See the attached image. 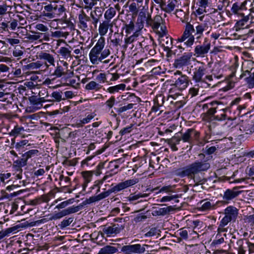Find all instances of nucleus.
I'll list each match as a JSON object with an SVG mask.
<instances>
[{
	"mask_svg": "<svg viewBox=\"0 0 254 254\" xmlns=\"http://www.w3.org/2000/svg\"><path fill=\"white\" fill-rule=\"evenodd\" d=\"M113 26V23L107 20H104L102 23H100L99 26V33L102 36L105 35L108 32L109 28H112Z\"/></svg>",
	"mask_w": 254,
	"mask_h": 254,
	"instance_id": "4be33fe9",
	"label": "nucleus"
},
{
	"mask_svg": "<svg viewBox=\"0 0 254 254\" xmlns=\"http://www.w3.org/2000/svg\"><path fill=\"white\" fill-rule=\"evenodd\" d=\"M246 1H244L241 3L238 2L234 3L231 9V11L232 13H230L229 12L230 14L228 15L229 16L232 14H234L237 16H243L244 14L243 11L247 10V7L246 6Z\"/></svg>",
	"mask_w": 254,
	"mask_h": 254,
	"instance_id": "dca6fc26",
	"label": "nucleus"
},
{
	"mask_svg": "<svg viewBox=\"0 0 254 254\" xmlns=\"http://www.w3.org/2000/svg\"><path fill=\"white\" fill-rule=\"evenodd\" d=\"M63 65L65 67V68H64L61 65H58L57 66L54 73V75H55L56 77H60L62 76L65 75L66 74V72L64 70L65 69H66V71H67V68L68 64L66 62H64L63 64Z\"/></svg>",
	"mask_w": 254,
	"mask_h": 254,
	"instance_id": "bb28decb",
	"label": "nucleus"
},
{
	"mask_svg": "<svg viewBox=\"0 0 254 254\" xmlns=\"http://www.w3.org/2000/svg\"><path fill=\"white\" fill-rule=\"evenodd\" d=\"M181 139L184 142H187L190 144V148L192 147L194 140L198 139L200 133L193 128L188 129L185 132H180Z\"/></svg>",
	"mask_w": 254,
	"mask_h": 254,
	"instance_id": "423d86ee",
	"label": "nucleus"
},
{
	"mask_svg": "<svg viewBox=\"0 0 254 254\" xmlns=\"http://www.w3.org/2000/svg\"><path fill=\"white\" fill-rule=\"evenodd\" d=\"M114 220L118 223H112L110 225L102 226V233L106 237H114L125 228L126 222L123 218H117Z\"/></svg>",
	"mask_w": 254,
	"mask_h": 254,
	"instance_id": "f03ea898",
	"label": "nucleus"
},
{
	"mask_svg": "<svg viewBox=\"0 0 254 254\" xmlns=\"http://www.w3.org/2000/svg\"><path fill=\"white\" fill-rule=\"evenodd\" d=\"M182 140L181 136H179L178 134L174 136L172 138L169 140V144H179L180 141Z\"/></svg>",
	"mask_w": 254,
	"mask_h": 254,
	"instance_id": "0e129e2a",
	"label": "nucleus"
},
{
	"mask_svg": "<svg viewBox=\"0 0 254 254\" xmlns=\"http://www.w3.org/2000/svg\"><path fill=\"white\" fill-rule=\"evenodd\" d=\"M123 30H125L126 35H128L133 32L134 30V24L133 21H130L129 23L125 24L123 27Z\"/></svg>",
	"mask_w": 254,
	"mask_h": 254,
	"instance_id": "a19ab883",
	"label": "nucleus"
},
{
	"mask_svg": "<svg viewBox=\"0 0 254 254\" xmlns=\"http://www.w3.org/2000/svg\"><path fill=\"white\" fill-rule=\"evenodd\" d=\"M139 7V4L135 2H133L129 5V10L133 14L136 15L138 12Z\"/></svg>",
	"mask_w": 254,
	"mask_h": 254,
	"instance_id": "09e8293b",
	"label": "nucleus"
},
{
	"mask_svg": "<svg viewBox=\"0 0 254 254\" xmlns=\"http://www.w3.org/2000/svg\"><path fill=\"white\" fill-rule=\"evenodd\" d=\"M116 99L115 97L111 96L106 102L105 105L109 108H112L115 105Z\"/></svg>",
	"mask_w": 254,
	"mask_h": 254,
	"instance_id": "774afa93",
	"label": "nucleus"
},
{
	"mask_svg": "<svg viewBox=\"0 0 254 254\" xmlns=\"http://www.w3.org/2000/svg\"><path fill=\"white\" fill-rule=\"evenodd\" d=\"M244 186H239L234 187L232 189H228L224 192L223 194L222 195L223 200L222 202L224 204H229L231 201L237 197L242 191L239 190H238L241 188H244Z\"/></svg>",
	"mask_w": 254,
	"mask_h": 254,
	"instance_id": "0eeeda50",
	"label": "nucleus"
},
{
	"mask_svg": "<svg viewBox=\"0 0 254 254\" xmlns=\"http://www.w3.org/2000/svg\"><path fill=\"white\" fill-rule=\"evenodd\" d=\"M220 104H222V103L219 101H214L209 103L203 105L202 109L203 110H204L205 109H208L207 112L204 114V118L206 120H215V117L216 116H215L214 114L216 112L217 106Z\"/></svg>",
	"mask_w": 254,
	"mask_h": 254,
	"instance_id": "1a4fd4ad",
	"label": "nucleus"
},
{
	"mask_svg": "<svg viewBox=\"0 0 254 254\" xmlns=\"http://www.w3.org/2000/svg\"><path fill=\"white\" fill-rule=\"evenodd\" d=\"M147 218V216L142 213L136 215L133 219L134 222L136 223L144 222Z\"/></svg>",
	"mask_w": 254,
	"mask_h": 254,
	"instance_id": "13d9d810",
	"label": "nucleus"
},
{
	"mask_svg": "<svg viewBox=\"0 0 254 254\" xmlns=\"http://www.w3.org/2000/svg\"><path fill=\"white\" fill-rule=\"evenodd\" d=\"M101 85L94 81L89 82L85 86V89L88 90H95L97 91L101 89Z\"/></svg>",
	"mask_w": 254,
	"mask_h": 254,
	"instance_id": "58836bf2",
	"label": "nucleus"
},
{
	"mask_svg": "<svg viewBox=\"0 0 254 254\" xmlns=\"http://www.w3.org/2000/svg\"><path fill=\"white\" fill-rule=\"evenodd\" d=\"M41 64L38 62L31 63L28 64L23 65L22 67L23 71H26L28 69H35L40 68Z\"/></svg>",
	"mask_w": 254,
	"mask_h": 254,
	"instance_id": "79ce46f5",
	"label": "nucleus"
},
{
	"mask_svg": "<svg viewBox=\"0 0 254 254\" xmlns=\"http://www.w3.org/2000/svg\"><path fill=\"white\" fill-rule=\"evenodd\" d=\"M211 44L207 38H205L202 44L196 45L194 49V55L196 57H204L210 49Z\"/></svg>",
	"mask_w": 254,
	"mask_h": 254,
	"instance_id": "9b49d317",
	"label": "nucleus"
},
{
	"mask_svg": "<svg viewBox=\"0 0 254 254\" xmlns=\"http://www.w3.org/2000/svg\"><path fill=\"white\" fill-rule=\"evenodd\" d=\"M30 33L31 34H26V38L31 42L37 40L40 41H42L43 40L48 41L49 40V37L46 33L36 32L35 31H30Z\"/></svg>",
	"mask_w": 254,
	"mask_h": 254,
	"instance_id": "f3484780",
	"label": "nucleus"
},
{
	"mask_svg": "<svg viewBox=\"0 0 254 254\" xmlns=\"http://www.w3.org/2000/svg\"><path fill=\"white\" fill-rule=\"evenodd\" d=\"M195 32L194 35L196 39H200L203 35L204 31H207V34H209L211 27L210 26V23L208 22L198 23L197 25L194 26Z\"/></svg>",
	"mask_w": 254,
	"mask_h": 254,
	"instance_id": "4468645a",
	"label": "nucleus"
},
{
	"mask_svg": "<svg viewBox=\"0 0 254 254\" xmlns=\"http://www.w3.org/2000/svg\"><path fill=\"white\" fill-rule=\"evenodd\" d=\"M164 20L162 17L159 15H156L153 18V30H158L161 24H163Z\"/></svg>",
	"mask_w": 254,
	"mask_h": 254,
	"instance_id": "e433bc0d",
	"label": "nucleus"
},
{
	"mask_svg": "<svg viewBox=\"0 0 254 254\" xmlns=\"http://www.w3.org/2000/svg\"><path fill=\"white\" fill-rule=\"evenodd\" d=\"M228 109H229L228 108H225L221 109L220 111L222 112V113H221L220 115H216L215 117V120H218V121H222V120H225L226 118V115L225 114V112Z\"/></svg>",
	"mask_w": 254,
	"mask_h": 254,
	"instance_id": "5fc2aeb1",
	"label": "nucleus"
},
{
	"mask_svg": "<svg viewBox=\"0 0 254 254\" xmlns=\"http://www.w3.org/2000/svg\"><path fill=\"white\" fill-rule=\"evenodd\" d=\"M53 5L52 4H48L44 6V9L48 12V13H45L44 15L49 17L53 18L54 15L51 12L53 11Z\"/></svg>",
	"mask_w": 254,
	"mask_h": 254,
	"instance_id": "603ef678",
	"label": "nucleus"
},
{
	"mask_svg": "<svg viewBox=\"0 0 254 254\" xmlns=\"http://www.w3.org/2000/svg\"><path fill=\"white\" fill-rule=\"evenodd\" d=\"M175 82L174 85L178 88L179 91H181L185 89L189 85V77L183 74L181 71H177L174 73Z\"/></svg>",
	"mask_w": 254,
	"mask_h": 254,
	"instance_id": "6e6552de",
	"label": "nucleus"
},
{
	"mask_svg": "<svg viewBox=\"0 0 254 254\" xmlns=\"http://www.w3.org/2000/svg\"><path fill=\"white\" fill-rule=\"evenodd\" d=\"M27 160L25 157H23V158L20 160L15 161L14 163L15 164V166L18 167L17 170L22 172L21 167L25 166L27 164Z\"/></svg>",
	"mask_w": 254,
	"mask_h": 254,
	"instance_id": "de8ad7c7",
	"label": "nucleus"
},
{
	"mask_svg": "<svg viewBox=\"0 0 254 254\" xmlns=\"http://www.w3.org/2000/svg\"><path fill=\"white\" fill-rule=\"evenodd\" d=\"M96 80L100 83H103L106 82V74L105 73H100L96 77Z\"/></svg>",
	"mask_w": 254,
	"mask_h": 254,
	"instance_id": "e2e57ef3",
	"label": "nucleus"
},
{
	"mask_svg": "<svg viewBox=\"0 0 254 254\" xmlns=\"http://www.w3.org/2000/svg\"><path fill=\"white\" fill-rule=\"evenodd\" d=\"M137 183L138 180L136 179L127 180L124 182H121L112 187V190L114 191V192H117L130 186H133Z\"/></svg>",
	"mask_w": 254,
	"mask_h": 254,
	"instance_id": "a211bd4d",
	"label": "nucleus"
},
{
	"mask_svg": "<svg viewBox=\"0 0 254 254\" xmlns=\"http://www.w3.org/2000/svg\"><path fill=\"white\" fill-rule=\"evenodd\" d=\"M199 209L201 211H207L214 207L215 204H212L210 201L206 199L201 200L199 203Z\"/></svg>",
	"mask_w": 254,
	"mask_h": 254,
	"instance_id": "473e14b6",
	"label": "nucleus"
},
{
	"mask_svg": "<svg viewBox=\"0 0 254 254\" xmlns=\"http://www.w3.org/2000/svg\"><path fill=\"white\" fill-rule=\"evenodd\" d=\"M217 148H218V146L209 147L207 145L202 150L203 153L198 155L199 158L202 160H196L189 165L178 169L177 172V175L182 178L187 177L189 179L192 180L196 183V185H198L200 181L198 178L196 177V175L199 173L207 171L210 167L209 163L207 162L208 159H204L205 158L204 153L211 155L216 150Z\"/></svg>",
	"mask_w": 254,
	"mask_h": 254,
	"instance_id": "f257e3e1",
	"label": "nucleus"
},
{
	"mask_svg": "<svg viewBox=\"0 0 254 254\" xmlns=\"http://www.w3.org/2000/svg\"><path fill=\"white\" fill-rule=\"evenodd\" d=\"M126 85L125 84L121 83L115 86H110L107 89V91L111 94H116L121 92V91L125 90Z\"/></svg>",
	"mask_w": 254,
	"mask_h": 254,
	"instance_id": "cd10ccee",
	"label": "nucleus"
},
{
	"mask_svg": "<svg viewBox=\"0 0 254 254\" xmlns=\"http://www.w3.org/2000/svg\"><path fill=\"white\" fill-rule=\"evenodd\" d=\"M30 104L35 106L38 109L41 108L42 106L43 102H46V100L44 98L38 97L36 96H32L29 98Z\"/></svg>",
	"mask_w": 254,
	"mask_h": 254,
	"instance_id": "5701e85b",
	"label": "nucleus"
},
{
	"mask_svg": "<svg viewBox=\"0 0 254 254\" xmlns=\"http://www.w3.org/2000/svg\"><path fill=\"white\" fill-rule=\"evenodd\" d=\"M13 96V94L0 91V101L5 103L6 105L12 103Z\"/></svg>",
	"mask_w": 254,
	"mask_h": 254,
	"instance_id": "b1692460",
	"label": "nucleus"
},
{
	"mask_svg": "<svg viewBox=\"0 0 254 254\" xmlns=\"http://www.w3.org/2000/svg\"><path fill=\"white\" fill-rule=\"evenodd\" d=\"M15 230V228H14V227H12L8 228L5 231H0V240L3 239L6 236L8 235L9 234L12 233L13 231Z\"/></svg>",
	"mask_w": 254,
	"mask_h": 254,
	"instance_id": "6e6d98bb",
	"label": "nucleus"
},
{
	"mask_svg": "<svg viewBox=\"0 0 254 254\" xmlns=\"http://www.w3.org/2000/svg\"><path fill=\"white\" fill-rule=\"evenodd\" d=\"M123 33L115 32L111 37V43L112 45L117 50L119 46H121L123 42Z\"/></svg>",
	"mask_w": 254,
	"mask_h": 254,
	"instance_id": "aec40b11",
	"label": "nucleus"
},
{
	"mask_svg": "<svg viewBox=\"0 0 254 254\" xmlns=\"http://www.w3.org/2000/svg\"><path fill=\"white\" fill-rule=\"evenodd\" d=\"M105 44V38L101 37L94 47L91 50L89 56L90 62L92 64H98L100 62V53L103 50Z\"/></svg>",
	"mask_w": 254,
	"mask_h": 254,
	"instance_id": "20e7f679",
	"label": "nucleus"
},
{
	"mask_svg": "<svg viewBox=\"0 0 254 254\" xmlns=\"http://www.w3.org/2000/svg\"><path fill=\"white\" fill-rule=\"evenodd\" d=\"M250 15L249 14L248 15H245V14L243 16H238V17H241L242 18L239 20H238L235 24V27L236 28V31H238V29H240L243 28L244 26L247 24L250 19Z\"/></svg>",
	"mask_w": 254,
	"mask_h": 254,
	"instance_id": "c756f323",
	"label": "nucleus"
},
{
	"mask_svg": "<svg viewBox=\"0 0 254 254\" xmlns=\"http://www.w3.org/2000/svg\"><path fill=\"white\" fill-rule=\"evenodd\" d=\"M175 7V4L173 1H170L167 5L165 1L164 4L161 6V9L167 13H170L174 10Z\"/></svg>",
	"mask_w": 254,
	"mask_h": 254,
	"instance_id": "4c0bfd02",
	"label": "nucleus"
},
{
	"mask_svg": "<svg viewBox=\"0 0 254 254\" xmlns=\"http://www.w3.org/2000/svg\"><path fill=\"white\" fill-rule=\"evenodd\" d=\"M15 230V228H14V227H12L8 228L5 231H0V240L3 239L6 236L8 235L9 234L12 233L13 231Z\"/></svg>",
	"mask_w": 254,
	"mask_h": 254,
	"instance_id": "4d7b16f0",
	"label": "nucleus"
},
{
	"mask_svg": "<svg viewBox=\"0 0 254 254\" xmlns=\"http://www.w3.org/2000/svg\"><path fill=\"white\" fill-rule=\"evenodd\" d=\"M146 245L140 244L125 245L122 247L121 251L125 254H142L145 251Z\"/></svg>",
	"mask_w": 254,
	"mask_h": 254,
	"instance_id": "f8f14e48",
	"label": "nucleus"
},
{
	"mask_svg": "<svg viewBox=\"0 0 254 254\" xmlns=\"http://www.w3.org/2000/svg\"><path fill=\"white\" fill-rule=\"evenodd\" d=\"M142 38L143 37L140 36L139 31H136L129 36L128 35H126V38L124 40L125 44L123 45L122 47L124 50H126L128 46L131 44L132 47H130V48L132 49L134 47L133 43H135L136 42H137L139 46L141 47L142 44L140 41L141 40L140 39Z\"/></svg>",
	"mask_w": 254,
	"mask_h": 254,
	"instance_id": "9d476101",
	"label": "nucleus"
},
{
	"mask_svg": "<svg viewBox=\"0 0 254 254\" xmlns=\"http://www.w3.org/2000/svg\"><path fill=\"white\" fill-rule=\"evenodd\" d=\"M117 252V248L110 245H107L101 248L98 254H114Z\"/></svg>",
	"mask_w": 254,
	"mask_h": 254,
	"instance_id": "7c9ffc66",
	"label": "nucleus"
},
{
	"mask_svg": "<svg viewBox=\"0 0 254 254\" xmlns=\"http://www.w3.org/2000/svg\"><path fill=\"white\" fill-rule=\"evenodd\" d=\"M135 104L130 103L127 104V105L124 106L123 107H121L117 109V112L119 114H121L123 112H124L127 110H130L133 108V106Z\"/></svg>",
	"mask_w": 254,
	"mask_h": 254,
	"instance_id": "864d4df0",
	"label": "nucleus"
},
{
	"mask_svg": "<svg viewBox=\"0 0 254 254\" xmlns=\"http://www.w3.org/2000/svg\"><path fill=\"white\" fill-rule=\"evenodd\" d=\"M146 20V16L145 13L143 11L140 12L137 19V22L139 24V28L142 29L143 28V23Z\"/></svg>",
	"mask_w": 254,
	"mask_h": 254,
	"instance_id": "37998d69",
	"label": "nucleus"
},
{
	"mask_svg": "<svg viewBox=\"0 0 254 254\" xmlns=\"http://www.w3.org/2000/svg\"><path fill=\"white\" fill-rule=\"evenodd\" d=\"M185 23L184 31L182 35L178 39L179 42H185V44L188 47H191L194 42L195 39V29L194 26L190 23L187 22V20H184Z\"/></svg>",
	"mask_w": 254,
	"mask_h": 254,
	"instance_id": "7ed1b4c3",
	"label": "nucleus"
},
{
	"mask_svg": "<svg viewBox=\"0 0 254 254\" xmlns=\"http://www.w3.org/2000/svg\"><path fill=\"white\" fill-rule=\"evenodd\" d=\"M73 221V218L72 217L65 219L58 224V226L61 229H64V228L69 226Z\"/></svg>",
	"mask_w": 254,
	"mask_h": 254,
	"instance_id": "49530a36",
	"label": "nucleus"
},
{
	"mask_svg": "<svg viewBox=\"0 0 254 254\" xmlns=\"http://www.w3.org/2000/svg\"><path fill=\"white\" fill-rule=\"evenodd\" d=\"M78 19L80 28L84 31L87 29V21L90 20V17L87 16L83 10H81V13L78 15Z\"/></svg>",
	"mask_w": 254,
	"mask_h": 254,
	"instance_id": "412c9836",
	"label": "nucleus"
},
{
	"mask_svg": "<svg viewBox=\"0 0 254 254\" xmlns=\"http://www.w3.org/2000/svg\"><path fill=\"white\" fill-rule=\"evenodd\" d=\"M40 60H44L48 62L50 64L55 65V59L53 55L45 52L41 53L39 55Z\"/></svg>",
	"mask_w": 254,
	"mask_h": 254,
	"instance_id": "2f4dec72",
	"label": "nucleus"
},
{
	"mask_svg": "<svg viewBox=\"0 0 254 254\" xmlns=\"http://www.w3.org/2000/svg\"><path fill=\"white\" fill-rule=\"evenodd\" d=\"M172 86L171 89L169 90V95L168 97V100L170 98H172L173 99H175V98L180 95V93L179 91L178 88L176 87L174 84L171 85Z\"/></svg>",
	"mask_w": 254,
	"mask_h": 254,
	"instance_id": "ea45409f",
	"label": "nucleus"
},
{
	"mask_svg": "<svg viewBox=\"0 0 254 254\" xmlns=\"http://www.w3.org/2000/svg\"><path fill=\"white\" fill-rule=\"evenodd\" d=\"M39 153V150L37 149H32L28 151L25 152L24 154H22L23 157H25L27 160L28 159L35 156L38 155Z\"/></svg>",
	"mask_w": 254,
	"mask_h": 254,
	"instance_id": "8fccbe9b",
	"label": "nucleus"
},
{
	"mask_svg": "<svg viewBox=\"0 0 254 254\" xmlns=\"http://www.w3.org/2000/svg\"><path fill=\"white\" fill-rule=\"evenodd\" d=\"M51 97L53 98V99H47L46 100V102H60L62 100H65V98H63V92L62 91H54Z\"/></svg>",
	"mask_w": 254,
	"mask_h": 254,
	"instance_id": "c85d7f7f",
	"label": "nucleus"
},
{
	"mask_svg": "<svg viewBox=\"0 0 254 254\" xmlns=\"http://www.w3.org/2000/svg\"><path fill=\"white\" fill-rule=\"evenodd\" d=\"M192 80L196 83H206L205 79L203 78L206 73V68L202 62H197L193 64Z\"/></svg>",
	"mask_w": 254,
	"mask_h": 254,
	"instance_id": "39448f33",
	"label": "nucleus"
},
{
	"mask_svg": "<svg viewBox=\"0 0 254 254\" xmlns=\"http://www.w3.org/2000/svg\"><path fill=\"white\" fill-rule=\"evenodd\" d=\"M95 115H96L93 113L88 114L85 118H83L82 120H80L82 122V124H86L89 123L91 121V120H92L94 118Z\"/></svg>",
	"mask_w": 254,
	"mask_h": 254,
	"instance_id": "338daca9",
	"label": "nucleus"
},
{
	"mask_svg": "<svg viewBox=\"0 0 254 254\" xmlns=\"http://www.w3.org/2000/svg\"><path fill=\"white\" fill-rule=\"evenodd\" d=\"M81 209L80 206H71L60 211L63 217L78 212Z\"/></svg>",
	"mask_w": 254,
	"mask_h": 254,
	"instance_id": "f704fd0d",
	"label": "nucleus"
},
{
	"mask_svg": "<svg viewBox=\"0 0 254 254\" xmlns=\"http://www.w3.org/2000/svg\"><path fill=\"white\" fill-rule=\"evenodd\" d=\"M116 11L114 7H111L105 12V20L111 22V19L115 16Z\"/></svg>",
	"mask_w": 254,
	"mask_h": 254,
	"instance_id": "c9c22d12",
	"label": "nucleus"
},
{
	"mask_svg": "<svg viewBox=\"0 0 254 254\" xmlns=\"http://www.w3.org/2000/svg\"><path fill=\"white\" fill-rule=\"evenodd\" d=\"M82 174L84 180L87 181V183H89L93 175L92 173L90 171H85L82 172Z\"/></svg>",
	"mask_w": 254,
	"mask_h": 254,
	"instance_id": "69168bd1",
	"label": "nucleus"
},
{
	"mask_svg": "<svg viewBox=\"0 0 254 254\" xmlns=\"http://www.w3.org/2000/svg\"><path fill=\"white\" fill-rule=\"evenodd\" d=\"M178 197V196L177 195H171V196H165L163 197L161 199L160 201L161 202H163L169 201H171V200H173L174 199H176L175 201L178 202H179V200L177 199V198Z\"/></svg>",
	"mask_w": 254,
	"mask_h": 254,
	"instance_id": "680f3d73",
	"label": "nucleus"
},
{
	"mask_svg": "<svg viewBox=\"0 0 254 254\" xmlns=\"http://www.w3.org/2000/svg\"><path fill=\"white\" fill-rule=\"evenodd\" d=\"M241 127L247 134H250L254 132V123L253 122L251 124H245Z\"/></svg>",
	"mask_w": 254,
	"mask_h": 254,
	"instance_id": "a18cd8bd",
	"label": "nucleus"
},
{
	"mask_svg": "<svg viewBox=\"0 0 254 254\" xmlns=\"http://www.w3.org/2000/svg\"><path fill=\"white\" fill-rule=\"evenodd\" d=\"M173 208L171 206L159 209V213L160 215H165L168 214Z\"/></svg>",
	"mask_w": 254,
	"mask_h": 254,
	"instance_id": "bf43d9fd",
	"label": "nucleus"
},
{
	"mask_svg": "<svg viewBox=\"0 0 254 254\" xmlns=\"http://www.w3.org/2000/svg\"><path fill=\"white\" fill-rule=\"evenodd\" d=\"M249 240L246 239H241L237 241V249L238 254H245L247 249L248 248Z\"/></svg>",
	"mask_w": 254,
	"mask_h": 254,
	"instance_id": "6ab92c4d",
	"label": "nucleus"
},
{
	"mask_svg": "<svg viewBox=\"0 0 254 254\" xmlns=\"http://www.w3.org/2000/svg\"><path fill=\"white\" fill-rule=\"evenodd\" d=\"M103 9L101 7L97 6L92 10L90 12V15L91 18L100 19L102 16Z\"/></svg>",
	"mask_w": 254,
	"mask_h": 254,
	"instance_id": "72a5a7b5",
	"label": "nucleus"
},
{
	"mask_svg": "<svg viewBox=\"0 0 254 254\" xmlns=\"http://www.w3.org/2000/svg\"><path fill=\"white\" fill-rule=\"evenodd\" d=\"M160 43L164 48V50L172 48V39L168 36H163L161 37Z\"/></svg>",
	"mask_w": 254,
	"mask_h": 254,
	"instance_id": "a878e982",
	"label": "nucleus"
},
{
	"mask_svg": "<svg viewBox=\"0 0 254 254\" xmlns=\"http://www.w3.org/2000/svg\"><path fill=\"white\" fill-rule=\"evenodd\" d=\"M112 192H114V191L112 190V188L111 189L108 190L107 191L102 192L96 196H94L96 201H98L103 198L107 197Z\"/></svg>",
	"mask_w": 254,
	"mask_h": 254,
	"instance_id": "c03bdc74",
	"label": "nucleus"
},
{
	"mask_svg": "<svg viewBox=\"0 0 254 254\" xmlns=\"http://www.w3.org/2000/svg\"><path fill=\"white\" fill-rule=\"evenodd\" d=\"M22 130H24L23 127H15L10 132V135L15 137L19 135Z\"/></svg>",
	"mask_w": 254,
	"mask_h": 254,
	"instance_id": "052dcab7",
	"label": "nucleus"
},
{
	"mask_svg": "<svg viewBox=\"0 0 254 254\" xmlns=\"http://www.w3.org/2000/svg\"><path fill=\"white\" fill-rule=\"evenodd\" d=\"M28 141L27 140H23L17 142L15 145V148L17 151L20 152L24 148Z\"/></svg>",
	"mask_w": 254,
	"mask_h": 254,
	"instance_id": "3c124183",
	"label": "nucleus"
},
{
	"mask_svg": "<svg viewBox=\"0 0 254 254\" xmlns=\"http://www.w3.org/2000/svg\"><path fill=\"white\" fill-rule=\"evenodd\" d=\"M68 48L62 47H61L59 51V54L65 60H68V59H70L72 58L71 54V47L69 46L68 45Z\"/></svg>",
	"mask_w": 254,
	"mask_h": 254,
	"instance_id": "393cba45",
	"label": "nucleus"
},
{
	"mask_svg": "<svg viewBox=\"0 0 254 254\" xmlns=\"http://www.w3.org/2000/svg\"><path fill=\"white\" fill-rule=\"evenodd\" d=\"M239 210L233 206H229L224 209L225 216L222 219L224 223L231 221H235L238 215Z\"/></svg>",
	"mask_w": 254,
	"mask_h": 254,
	"instance_id": "ddd939ff",
	"label": "nucleus"
},
{
	"mask_svg": "<svg viewBox=\"0 0 254 254\" xmlns=\"http://www.w3.org/2000/svg\"><path fill=\"white\" fill-rule=\"evenodd\" d=\"M191 56V53H185L182 56L175 60L174 66L177 68H181L189 65L190 64Z\"/></svg>",
	"mask_w": 254,
	"mask_h": 254,
	"instance_id": "2eb2a0df",
	"label": "nucleus"
}]
</instances>
